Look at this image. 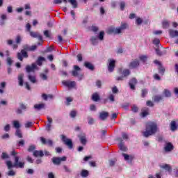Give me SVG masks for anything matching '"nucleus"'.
<instances>
[{
	"label": "nucleus",
	"mask_w": 178,
	"mask_h": 178,
	"mask_svg": "<svg viewBox=\"0 0 178 178\" xmlns=\"http://www.w3.org/2000/svg\"><path fill=\"white\" fill-rule=\"evenodd\" d=\"M11 155L13 156L14 159V163H12V161H7L6 162V165L8 169V172L7 173L8 176H15L16 175V172L13 171V168H16V169H23L24 168V162L19 161V159H20V157L17 156V152L16 151L13 150L11 152Z\"/></svg>",
	"instance_id": "nucleus-1"
},
{
	"label": "nucleus",
	"mask_w": 178,
	"mask_h": 178,
	"mask_svg": "<svg viewBox=\"0 0 178 178\" xmlns=\"http://www.w3.org/2000/svg\"><path fill=\"white\" fill-rule=\"evenodd\" d=\"M145 131L143 132V136L148 138L149 136H154L158 131V124L156 122H148L145 125Z\"/></svg>",
	"instance_id": "nucleus-2"
},
{
	"label": "nucleus",
	"mask_w": 178,
	"mask_h": 178,
	"mask_svg": "<svg viewBox=\"0 0 178 178\" xmlns=\"http://www.w3.org/2000/svg\"><path fill=\"white\" fill-rule=\"evenodd\" d=\"M27 51H31V47L28 44L24 46V49H22L20 52L17 54V58L20 62H23V58H29V54Z\"/></svg>",
	"instance_id": "nucleus-3"
},
{
	"label": "nucleus",
	"mask_w": 178,
	"mask_h": 178,
	"mask_svg": "<svg viewBox=\"0 0 178 178\" xmlns=\"http://www.w3.org/2000/svg\"><path fill=\"white\" fill-rule=\"evenodd\" d=\"M129 27V25L127 23L122 22L121 26L119 28H110L108 30V34H120L122 31L126 30Z\"/></svg>",
	"instance_id": "nucleus-4"
},
{
	"label": "nucleus",
	"mask_w": 178,
	"mask_h": 178,
	"mask_svg": "<svg viewBox=\"0 0 178 178\" xmlns=\"http://www.w3.org/2000/svg\"><path fill=\"white\" fill-rule=\"evenodd\" d=\"M60 139L64 143L67 147H68L69 149H72L73 148V141L72 139H69L65 135H60Z\"/></svg>",
	"instance_id": "nucleus-5"
},
{
	"label": "nucleus",
	"mask_w": 178,
	"mask_h": 178,
	"mask_svg": "<svg viewBox=\"0 0 178 178\" xmlns=\"http://www.w3.org/2000/svg\"><path fill=\"white\" fill-rule=\"evenodd\" d=\"M108 64L107 65L108 71L110 73H112L115 70V68L116 67V60H115L112 58H109L108 60Z\"/></svg>",
	"instance_id": "nucleus-6"
},
{
	"label": "nucleus",
	"mask_w": 178,
	"mask_h": 178,
	"mask_svg": "<svg viewBox=\"0 0 178 178\" xmlns=\"http://www.w3.org/2000/svg\"><path fill=\"white\" fill-rule=\"evenodd\" d=\"M66 161V156L63 157H53L52 162L54 165H59L61 162Z\"/></svg>",
	"instance_id": "nucleus-7"
},
{
	"label": "nucleus",
	"mask_w": 178,
	"mask_h": 178,
	"mask_svg": "<svg viewBox=\"0 0 178 178\" xmlns=\"http://www.w3.org/2000/svg\"><path fill=\"white\" fill-rule=\"evenodd\" d=\"M62 84L68 88H73L76 86V82L74 81H63Z\"/></svg>",
	"instance_id": "nucleus-8"
},
{
	"label": "nucleus",
	"mask_w": 178,
	"mask_h": 178,
	"mask_svg": "<svg viewBox=\"0 0 178 178\" xmlns=\"http://www.w3.org/2000/svg\"><path fill=\"white\" fill-rule=\"evenodd\" d=\"M117 140L119 141V148L121 151L126 152L127 151V147L124 146V143L123 142V139L122 138H118Z\"/></svg>",
	"instance_id": "nucleus-9"
},
{
	"label": "nucleus",
	"mask_w": 178,
	"mask_h": 178,
	"mask_svg": "<svg viewBox=\"0 0 178 178\" xmlns=\"http://www.w3.org/2000/svg\"><path fill=\"white\" fill-rule=\"evenodd\" d=\"M81 72V68L79 65H74V70L72 71V74L74 77L79 76V72Z\"/></svg>",
	"instance_id": "nucleus-10"
},
{
	"label": "nucleus",
	"mask_w": 178,
	"mask_h": 178,
	"mask_svg": "<svg viewBox=\"0 0 178 178\" xmlns=\"http://www.w3.org/2000/svg\"><path fill=\"white\" fill-rule=\"evenodd\" d=\"M26 109H27V105H26L23 103H20L19 108H17L16 112H17V115H22V111H26Z\"/></svg>",
	"instance_id": "nucleus-11"
},
{
	"label": "nucleus",
	"mask_w": 178,
	"mask_h": 178,
	"mask_svg": "<svg viewBox=\"0 0 178 178\" xmlns=\"http://www.w3.org/2000/svg\"><path fill=\"white\" fill-rule=\"evenodd\" d=\"M109 117V113L106 111H102L99 113V118L100 120L104 121Z\"/></svg>",
	"instance_id": "nucleus-12"
},
{
	"label": "nucleus",
	"mask_w": 178,
	"mask_h": 178,
	"mask_svg": "<svg viewBox=\"0 0 178 178\" xmlns=\"http://www.w3.org/2000/svg\"><path fill=\"white\" fill-rule=\"evenodd\" d=\"M129 66L131 69H136V67L140 66V61L138 60H134L129 63Z\"/></svg>",
	"instance_id": "nucleus-13"
},
{
	"label": "nucleus",
	"mask_w": 178,
	"mask_h": 178,
	"mask_svg": "<svg viewBox=\"0 0 178 178\" xmlns=\"http://www.w3.org/2000/svg\"><path fill=\"white\" fill-rule=\"evenodd\" d=\"M30 35L33 38H38L39 40V41H42V36L37 32L31 31L30 32Z\"/></svg>",
	"instance_id": "nucleus-14"
},
{
	"label": "nucleus",
	"mask_w": 178,
	"mask_h": 178,
	"mask_svg": "<svg viewBox=\"0 0 178 178\" xmlns=\"http://www.w3.org/2000/svg\"><path fill=\"white\" fill-rule=\"evenodd\" d=\"M136 84H137V79L133 78L129 81V85L131 90H136Z\"/></svg>",
	"instance_id": "nucleus-15"
},
{
	"label": "nucleus",
	"mask_w": 178,
	"mask_h": 178,
	"mask_svg": "<svg viewBox=\"0 0 178 178\" xmlns=\"http://www.w3.org/2000/svg\"><path fill=\"white\" fill-rule=\"evenodd\" d=\"M40 141H41L42 144H43L44 145H45V144H48V145H49L50 147H52V145H54V142H52L51 140L49 139L47 141V139H45V138H44V137L40 138Z\"/></svg>",
	"instance_id": "nucleus-16"
},
{
	"label": "nucleus",
	"mask_w": 178,
	"mask_h": 178,
	"mask_svg": "<svg viewBox=\"0 0 178 178\" xmlns=\"http://www.w3.org/2000/svg\"><path fill=\"white\" fill-rule=\"evenodd\" d=\"M175 147L173 146V145L171 143H168L165 147L164 149L165 151V152H170V151H173Z\"/></svg>",
	"instance_id": "nucleus-17"
},
{
	"label": "nucleus",
	"mask_w": 178,
	"mask_h": 178,
	"mask_svg": "<svg viewBox=\"0 0 178 178\" xmlns=\"http://www.w3.org/2000/svg\"><path fill=\"white\" fill-rule=\"evenodd\" d=\"M35 69H37V65H35V63H33L31 66L26 65V70L27 73H30L31 72H34Z\"/></svg>",
	"instance_id": "nucleus-18"
},
{
	"label": "nucleus",
	"mask_w": 178,
	"mask_h": 178,
	"mask_svg": "<svg viewBox=\"0 0 178 178\" xmlns=\"http://www.w3.org/2000/svg\"><path fill=\"white\" fill-rule=\"evenodd\" d=\"M33 156L35 158H42L44 156V152L42 150H35L33 152Z\"/></svg>",
	"instance_id": "nucleus-19"
},
{
	"label": "nucleus",
	"mask_w": 178,
	"mask_h": 178,
	"mask_svg": "<svg viewBox=\"0 0 178 178\" xmlns=\"http://www.w3.org/2000/svg\"><path fill=\"white\" fill-rule=\"evenodd\" d=\"M122 156L124 157V161H129L131 162L134 159V156H130L126 153H122Z\"/></svg>",
	"instance_id": "nucleus-20"
},
{
	"label": "nucleus",
	"mask_w": 178,
	"mask_h": 178,
	"mask_svg": "<svg viewBox=\"0 0 178 178\" xmlns=\"http://www.w3.org/2000/svg\"><path fill=\"white\" fill-rule=\"evenodd\" d=\"M84 66L85 67H86V69H89V70H94L95 69V67H94V65L90 63V62H87L86 61L84 63Z\"/></svg>",
	"instance_id": "nucleus-21"
},
{
	"label": "nucleus",
	"mask_w": 178,
	"mask_h": 178,
	"mask_svg": "<svg viewBox=\"0 0 178 178\" xmlns=\"http://www.w3.org/2000/svg\"><path fill=\"white\" fill-rule=\"evenodd\" d=\"M169 34H170V37H171V38H175V37H178V31L170 29Z\"/></svg>",
	"instance_id": "nucleus-22"
},
{
	"label": "nucleus",
	"mask_w": 178,
	"mask_h": 178,
	"mask_svg": "<svg viewBox=\"0 0 178 178\" xmlns=\"http://www.w3.org/2000/svg\"><path fill=\"white\" fill-rule=\"evenodd\" d=\"M33 108L36 111H41V109H44V108H45V104L42 103L39 104H35Z\"/></svg>",
	"instance_id": "nucleus-23"
},
{
	"label": "nucleus",
	"mask_w": 178,
	"mask_h": 178,
	"mask_svg": "<svg viewBox=\"0 0 178 178\" xmlns=\"http://www.w3.org/2000/svg\"><path fill=\"white\" fill-rule=\"evenodd\" d=\"M161 169H165L167 172L172 173V167L169 164L161 165Z\"/></svg>",
	"instance_id": "nucleus-24"
},
{
	"label": "nucleus",
	"mask_w": 178,
	"mask_h": 178,
	"mask_svg": "<svg viewBox=\"0 0 178 178\" xmlns=\"http://www.w3.org/2000/svg\"><path fill=\"white\" fill-rule=\"evenodd\" d=\"M101 99V97H99V95H98L97 92H95L92 95V100L95 102H98Z\"/></svg>",
	"instance_id": "nucleus-25"
},
{
	"label": "nucleus",
	"mask_w": 178,
	"mask_h": 178,
	"mask_svg": "<svg viewBox=\"0 0 178 178\" xmlns=\"http://www.w3.org/2000/svg\"><path fill=\"white\" fill-rule=\"evenodd\" d=\"M170 129L172 131H176V130H177V125L176 124V121L171 122Z\"/></svg>",
	"instance_id": "nucleus-26"
},
{
	"label": "nucleus",
	"mask_w": 178,
	"mask_h": 178,
	"mask_svg": "<svg viewBox=\"0 0 178 178\" xmlns=\"http://www.w3.org/2000/svg\"><path fill=\"white\" fill-rule=\"evenodd\" d=\"M161 101H163V96L155 95L154 97V102H161Z\"/></svg>",
	"instance_id": "nucleus-27"
},
{
	"label": "nucleus",
	"mask_w": 178,
	"mask_h": 178,
	"mask_svg": "<svg viewBox=\"0 0 178 178\" xmlns=\"http://www.w3.org/2000/svg\"><path fill=\"white\" fill-rule=\"evenodd\" d=\"M80 142L83 145H86L87 144V139L86 138V136H79Z\"/></svg>",
	"instance_id": "nucleus-28"
},
{
	"label": "nucleus",
	"mask_w": 178,
	"mask_h": 178,
	"mask_svg": "<svg viewBox=\"0 0 178 178\" xmlns=\"http://www.w3.org/2000/svg\"><path fill=\"white\" fill-rule=\"evenodd\" d=\"M162 26L163 29H169L170 24L169 23V21L165 19L162 22Z\"/></svg>",
	"instance_id": "nucleus-29"
},
{
	"label": "nucleus",
	"mask_w": 178,
	"mask_h": 178,
	"mask_svg": "<svg viewBox=\"0 0 178 178\" xmlns=\"http://www.w3.org/2000/svg\"><path fill=\"white\" fill-rule=\"evenodd\" d=\"M90 42L93 45H98V38L95 36H92L90 38Z\"/></svg>",
	"instance_id": "nucleus-30"
},
{
	"label": "nucleus",
	"mask_w": 178,
	"mask_h": 178,
	"mask_svg": "<svg viewBox=\"0 0 178 178\" xmlns=\"http://www.w3.org/2000/svg\"><path fill=\"white\" fill-rule=\"evenodd\" d=\"M163 95L166 98H169V97H172V93L170 92V90H169L168 89H165L163 90Z\"/></svg>",
	"instance_id": "nucleus-31"
},
{
	"label": "nucleus",
	"mask_w": 178,
	"mask_h": 178,
	"mask_svg": "<svg viewBox=\"0 0 178 178\" xmlns=\"http://www.w3.org/2000/svg\"><path fill=\"white\" fill-rule=\"evenodd\" d=\"M149 108H147L145 111L141 112V116L142 118H145L146 116H148L149 115Z\"/></svg>",
	"instance_id": "nucleus-32"
},
{
	"label": "nucleus",
	"mask_w": 178,
	"mask_h": 178,
	"mask_svg": "<svg viewBox=\"0 0 178 178\" xmlns=\"http://www.w3.org/2000/svg\"><path fill=\"white\" fill-rule=\"evenodd\" d=\"M122 74L124 77H127V76H130V70L124 69L122 71Z\"/></svg>",
	"instance_id": "nucleus-33"
},
{
	"label": "nucleus",
	"mask_w": 178,
	"mask_h": 178,
	"mask_svg": "<svg viewBox=\"0 0 178 178\" xmlns=\"http://www.w3.org/2000/svg\"><path fill=\"white\" fill-rule=\"evenodd\" d=\"M23 77H24V74H20L18 76L19 84L21 86H23V83H24Z\"/></svg>",
	"instance_id": "nucleus-34"
},
{
	"label": "nucleus",
	"mask_w": 178,
	"mask_h": 178,
	"mask_svg": "<svg viewBox=\"0 0 178 178\" xmlns=\"http://www.w3.org/2000/svg\"><path fill=\"white\" fill-rule=\"evenodd\" d=\"M44 60H45V58L41 56L38 57L37 60V65H38V66H42V62H44Z\"/></svg>",
	"instance_id": "nucleus-35"
},
{
	"label": "nucleus",
	"mask_w": 178,
	"mask_h": 178,
	"mask_svg": "<svg viewBox=\"0 0 178 178\" xmlns=\"http://www.w3.org/2000/svg\"><path fill=\"white\" fill-rule=\"evenodd\" d=\"M15 136L19 138H23V134H22V131L19 129H16Z\"/></svg>",
	"instance_id": "nucleus-36"
},
{
	"label": "nucleus",
	"mask_w": 178,
	"mask_h": 178,
	"mask_svg": "<svg viewBox=\"0 0 178 178\" xmlns=\"http://www.w3.org/2000/svg\"><path fill=\"white\" fill-rule=\"evenodd\" d=\"M89 175L88 170H82L81 172V176L82 177H87Z\"/></svg>",
	"instance_id": "nucleus-37"
},
{
	"label": "nucleus",
	"mask_w": 178,
	"mask_h": 178,
	"mask_svg": "<svg viewBox=\"0 0 178 178\" xmlns=\"http://www.w3.org/2000/svg\"><path fill=\"white\" fill-rule=\"evenodd\" d=\"M28 79L31 83H36L37 80L35 79V76L28 75Z\"/></svg>",
	"instance_id": "nucleus-38"
},
{
	"label": "nucleus",
	"mask_w": 178,
	"mask_h": 178,
	"mask_svg": "<svg viewBox=\"0 0 178 178\" xmlns=\"http://www.w3.org/2000/svg\"><path fill=\"white\" fill-rule=\"evenodd\" d=\"M148 94V90L147 89H143L141 90L142 98H145L146 95Z\"/></svg>",
	"instance_id": "nucleus-39"
},
{
	"label": "nucleus",
	"mask_w": 178,
	"mask_h": 178,
	"mask_svg": "<svg viewBox=\"0 0 178 178\" xmlns=\"http://www.w3.org/2000/svg\"><path fill=\"white\" fill-rule=\"evenodd\" d=\"M68 1L70 2L74 8H77V1L76 0H68Z\"/></svg>",
	"instance_id": "nucleus-40"
},
{
	"label": "nucleus",
	"mask_w": 178,
	"mask_h": 178,
	"mask_svg": "<svg viewBox=\"0 0 178 178\" xmlns=\"http://www.w3.org/2000/svg\"><path fill=\"white\" fill-rule=\"evenodd\" d=\"M147 58H148V57H147V56H139L140 60H141L142 62H143V63H145V62H147Z\"/></svg>",
	"instance_id": "nucleus-41"
},
{
	"label": "nucleus",
	"mask_w": 178,
	"mask_h": 178,
	"mask_svg": "<svg viewBox=\"0 0 178 178\" xmlns=\"http://www.w3.org/2000/svg\"><path fill=\"white\" fill-rule=\"evenodd\" d=\"M161 43V40H159V38H155L154 40H153V44L154 45H159V44Z\"/></svg>",
	"instance_id": "nucleus-42"
},
{
	"label": "nucleus",
	"mask_w": 178,
	"mask_h": 178,
	"mask_svg": "<svg viewBox=\"0 0 178 178\" xmlns=\"http://www.w3.org/2000/svg\"><path fill=\"white\" fill-rule=\"evenodd\" d=\"M104 35H105V32L104 31H100L99 34V40H100V41L104 40Z\"/></svg>",
	"instance_id": "nucleus-43"
},
{
	"label": "nucleus",
	"mask_w": 178,
	"mask_h": 178,
	"mask_svg": "<svg viewBox=\"0 0 178 178\" xmlns=\"http://www.w3.org/2000/svg\"><path fill=\"white\" fill-rule=\"evenodd\" d=\"M13 126L17 129H20V123H19V121H14Z\"/></svg>",
	"instance_id": "nucleus-44"
},
{
	"label": "nucleus",
	"mask_w": 178,
	"mask_h": 178,
	"mask_svg": "<svg viewBox=\"0 0 178 178\" xmlns=\"http://www.w3.org/2000/svg\"><path fill=\"white\" fill-rule=\"evenodd\" d=\"M124 8H126V3H124V1H122L120 3V10H124Z\"/></svg>",
	"instance_id": "nucleus-45"
},
{
	"label": "nucleus",
	"mask_w": 178,
	"mask_h": 178,
	"mask_svg": "<svg viewBox=\"0 0 178 178\" xmlns=\"http://www.w3.org/2000/svg\"><path fill=\"white\" fill-rule=\"evenodd\" d=\"M131 109L132 112H134L135 113H137V112H138V107L136 105H134L133 106H131Z\"/></svg>",
	"instance_id": "nucleus-46"
},
{
	"label": "nucleus",
	"mask_w": 178,
	"mask_h": 178,
	"mask_svg": "<svg viewBox=\"0 0 178 178\" xmlns=\"http://www.w3.org/2000/svg\"><path fill=\"white\" fill-rule=\"evenodd\" d=\"M77 115V112L76 111H72L70 112V116L72 118H74Z\"/></svg>",
	"instance_id": "nucleus-47"
},
{
	"label": "nucleus",
	"mask_w": 178,
	"mask_h": 178,
	"mask_svg": "<svg viewBox=\"0 0 178 178\" xmlns=\"http://www.w3.org/2000/svg\"><path fill=\"white\" fill-rule=\"evenodd\" d=\"M35 146L34 145H30L29 147L28 148V152H33V151H35Z\"/></svg>",
	"instance_id": "nucleus-48"
},
{
	"label": "nucleus",
	"mask_w": 178,
	"mask_h": 178,
	"mask_svg": "<svg viewBox=\"0 0 178 178\" xmlns=\"http://www.w3.org/2000/svg\"><path fill=\"white\" fill-rule=\"evenodd\" d=\"M9 155L6 154V152H3L1 155V159H8Z\"/></svg>",
	"instance_id": "nucleus-49"
},
{
	"label": "nucleus",
	"mask_w": 178,
	"mask_h": 178,
	"mask_svg": "<svg viewBox=\"0 0 178 178\" xmlns=\"http://www.w3.org/2000/svg\"><path fill=\"white\" fill-rule=\"evenodd\" d=\"M159 72L160 73V74L163 76V74H165V68H163V67H159Z\"/></svg>",
	"instance_id": "nucleus-50"
},
{
	"label": "nucleus",
	"mask_w": 178,
	"mask_h": 178,
	"mask_svg": "<svg viewBox=\"0 0 178 178\" xmlns=\"http://www.w3.org/2000/svg\"><path fill=\"white\" fill-rule=\"evenodd\" d=\"M16 44H20L22 42V37L20 35H17L15 39Z\"/></svg>",
	"instance_id": "nucleus-51"
},
{
	"label": "nucleus",
	"mask_w": 178,
	"mask_h": 178,
	"mask_svg": "<svg viewBox=\"0 0 178 178\" xmlns=\"http://www.w3.org/2000/svg\"><path fill=\"white\" fill-rule=\"evenodd\" d=\"M112 92L113 94H118V92H119V90L118 89V87L116 86L113 87Z\"/></svg>",
	"instance_id": "nucleus-52"
},
{
	"label": "nucleus",
	"mask_w": 178,
	"mask_h": 178,
	"mask_svg": "<svg viewBox=\"0 0 178 178\" xmlns=\"http://www.w3.org/2000/svg\"><path fill=\"white\" fill-rule=\"evenodd\" d=\"M143 23V19L140 17H138L136 19V24H138V26H140V24H141Z\"/></svg>",
	"instance_id": "nucleus-53"
},
{
	"label": "nucleus",
	"mask_w": 178,
	"mask_h": 178,
	"mask_svg": "<svg viewBox=\"0 0 178 178\" xmlns=\"http://www.w3.org/2000/svg\"><path fill=\"white\" fill-rule=\"evenodd\" d=\"M7 63L9 65V66H12V63H13V61L12 60V58L10 57H8L7 58Z\"/></svg>",
	"instance_id": "nucleus-54"
},
{
	"label": "nucleus",
	"mask_w": 178,
	"mask_h": 178,
	"mask_svg": "<svg viewBox=\"0 0 178 178\" xmlns=\"http://www.w3.org/2000/svg\"><path fill=\"white\" fill-rule=\"evenodd\" d=\"M146 105L147 106H154V103L151 101V100H148L147 102H146Z\"/></svg>",
	"instance_id": "nucleus-55"
},
{
	"label": "nucleus",
	"mask_w": 178,
	"mask_h": 178,
	"mask_svg": "<svg viewBox=\"0 0 178 178\" xmlns=\"http://www.w3.org/2000/svg\"><path fill=\"white\" fill-rule=\"evenodd\" d=\"M108 99L111 102H115V96L113 95H110L109 97H108Z\"/></svg>",
	"instance_id": "nucleus-56"
},
{
	"label": "nucleus",
	"mask_w": 178,
	"mask_h": 178,
	"mask_svg": "<svg viewBox=\"0 0 178 178\" xmlns=\"http://www.w3.org/2000/svg\"><path fill=\"white\" fill-rule=\"evenodd\" d=\"M88 124H94V118H88Z\"/></svg>",
	"instance_id": "nucleus-57"
},
{
	"label": "nucleus",
	"mask_w": 178,
	"mask_h": 178,
	"mask_svg": "<svg viewBox=\"0 0 178 178\" xmlns=\"http://www.w3.org/2000/svg\"><path fill=\"white\" fill-rule=\"evenodd\" d=\"M44 35H45L47 38H49V37H51V35H49V31H44Z\"/></svg>",
	"instance_id": "nucleus-58"
},
{
	"label": "nucleus",
	"mask_w": 178,
	"mask_h": 178,
	"mask_svg": "<svg viewBox=\"0 0 178 178\" xmlns=\"http://www.w3.org/2000/svg\"><path fill=\"white\" fill-rule=\"evenodd\" d=\"M98 30H99L98 26H92V31H93L94 33H97Z\"/></svg>",
	"instance_id": "nucleus-59"
},
{
	"label": "nucleus",
	"mask_w": 178,
	"mask_h": 178,
	"mask_svg": "<svg viewBox=\"0 0 178 178\" xmlns=\"http://www.w3.org/2000/svg\"><path fill=\"white\" fill-rule=\"evenodd\" d=\"M154 80H158L159 81H161V76L158 74H155L154 75Z\"/></svg>",
	"instance_id": "nucleus-60"
},
{
	"label": "nucleus",
	"mask_w": 178,
	"mask_h": 178,
	"mask_svg": "<svg viewBox=\"0 0 178 178\" xmlns=\"http://www.w3.org/2000/svg\"><path fill=\"white\" fill-rule=\"evenodd\" d=\"M156 54L159 56H162L163 55L162 52L161 51V50H159V49H156Z\"/></svg>",
	"instance_id": "nucleus-61"
},
{
	"label": "nucleus",
	"mask_w": 178,
	"mask_h": 178,
	"mask_svg": "<svg viewBox=\"0 0 178 178\" xmlns=\"http://www.w3.org/2000/svg\"><path fill=\"white\" fill-rule=\"evenodd\" d=\"M40 77H41V79H42V80H47L48 79V76L45 74H41Z\"/></svg>",
	"instance_id": "nucleus-62"
},
{
	"label": "nucleus",
	"mask_w": 178,
	"mask_h": 178,
	"mask_svg": "<svg viewBox=\"0 0 178 178\" xmlns=\"http://www.w3.org/2000/svg\"><path fill=\"white\" fill-rule=\"evenodd\" d=\"M9 135L8 134H5L3 136H1L2 140H6V138H9Z\"/></svg>",
	"instance_id": "nucleus-63"
},
{
	"label": "nucleus",
	"mask_w": 178,
	"mask_h": 178,
	"mask_svg": "<svg viewBox=\"0 0 178 178\" xmlns=\"http://www.w3.org/2000/svg\"><path fill=\"white\" fill-rule=\"evenodd\" d=\"M48 178H55V175H54V172H49Z\"/></svg>",
	"instance_id": "nucleus-64"
}]
</instances>
